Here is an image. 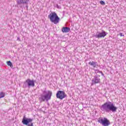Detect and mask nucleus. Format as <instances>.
<instances>
[{
  "label": "nucleus",
  "mask_w": 126,
  "mask_h": 126,
  "mask_svg": "<svg viewBox=\"0 0 126 126\" xmlns=\"http://www.w3.org/2000/svg\"><path fill=\"white\" fill-rule=\"evenodd\" d=\"M101 111L105 112V113H116L117 110H118V107L115 105V104L111 101H106L103 104H102L100 107Z\"/></svg>",
  "instance_id": "1"
},
{
  "label": "nucleus",
  "mask_w": 126,
  "mask_h": 126,
  "mask_svg": "<svg viewBox=\"0 0 126 126\" xmlns=\"http://www.w3.org/2000/svg\"><path fill=\"white\" fill-rule=\"evenodd\" d=\"M53 95V93L51 91L44 90L42 91V94H40L39 97V103L42 102H48L49 100H51V98Z\"/></svg>",
  "instance_id": "2"
},
{
  "label": "nucleus",
  "mask_w": 126,
  "mask_h": 126,
  "mask_svg": "<svg viewBox=\"0 0 126 126\" xmlns=\"http://www.w3.org/2000/svg\"><path fill=\"white\" fill-rule=\"evenodd\" d=\"M48 18H49L51 22L54 24H58L60 22V20H61L59 16L55 12L50 13L48 16Z\"/></svg>",
  "instance_id": "3"
},
{
  "label": "nucleus",
  "mask_w": 126,
  "mask_h": 126,
  "mask_svg": "<svg viewBox=\"0 0 126 126\" xmlns=\"http://www.w3.org/2000/svg\"><path fill=\"white\" fill-rule=\"evenodd\" d=\"M35 86V81L28 79L26 82L24 83L23 88H30V87H34Z\"/></svg>",
  "instance_id": "4"
},
{
  "label": "nucleus",
  "mask_w": 126,
  "mask_h": 126,
  "mask_svg": "<svg viewBox=\"0 0 126 126\" xmlns=\"http://www.w3.org/2000/svg\"><path fill=\"white\" fill-rule=\"evenodd\" d=\"M33 119L31 118H27L26 117L24 116L22 123L23 125L27 126H33Z\"/></svg>",
  "instance_id": "5"
},
{
  "label": "nucleus",
  "mask_w": 126,
  "mask_h": 126,
  "mask_svg": "<svg viewBox=\"0 0 126 126\" xmlns=\"http://www.w3.org/2000/svg\"><path fill=\"white\" fill-rule=\"evenodd\" d=\"M97 122L103 126H109L111 125V122L106 118H99L97 119Z\"/></svg>",
  "instance_id": "6"
},
{
  "label": "nucleus",
  "mask_w": 126,
  "mask_h": 126,
  "mask_svg": "<svg viewBox=\"0 0 126 126\" xmlns=\"http://www.w3.org/2000/svg\"><path fill=\"white\" fill-rule=\"evenodd\" d=\"M67 96L65 93L63 91H58L56 94V97L57 99H60V100L66 98Z\"/></svg>",
  "instance_id": "7"
},
{
  "label": "nucleus",
  "mask_w": 126,
  "mask_h": 126,
  "mask_svg": "<svg viewBox=\"0 0 126 126\" xmlns=\"http://www.w3.org/2000/svg\"><path fill=\"white\" fill-rule=\"evenodd\" d=\"M101 82V79H100V75H95L94 76L93 79L92 80V85H94V84H98Z\"/></svg>",
  "instance_id": "8"
},
{
  "label": "nucleus",
  "mask_w": 126,
  "mask_h": 126,
  "mask_svg": "<svg viewBox=\"0 0 126 126\" xmlns=\"http://www.w3.org/2000/svg\"><path fill=\"white\" fill-rule=\"evenodd\" d=\"M107 35V32L104 31H102L101 32H97L96 34L94 35L95 38L99 39V38H104L105 36Z\"/></svg>",
  "instance_id": "9"
},
{
  "label": "nucleus",
  "mask_w": 126,
  "mask_h": 126,
  "mask_svg": "<svg viewBox=\"0 0 126 126\" xmlns=\"http://www.w3.org/2000/svg\"><path fill=\"white\" fill-rule=\"evenodd\" d=\"M30 0H17V4L20 5L21 4H28Z\"/></svg>",
  "instance_id": "10"
},
{
  "label": "nucleus",
  "mask_w": 126,
  "mask_h": 126,
  "mask_svg": "<svg viewBox=\"0 0 126 126\" xmlns=\"http://www.w3.org/2000/svg\"><path fill=\"white\" fill-rule=\"evenodd\" d=\"M62 31L63 33H67V32L70 31V28L68 27H63L62 28Z\"/></svg>",
  "instance_id": "11"
},
{
  "label": "nucleus",
  "mask_w": 126,
  "mask_h": 126,
  "mask_svg": "<svg viewBox=\"0 0 126 126\" xmlns=\"http://www.w3.org/2000/svg\"><path fill=\"white\" fill-rule=\"evenodd\" d=\"M88 63L90 65L93 66L94 68L96 67V66H98V64H97V62H90Z\"/></svg>",
  "instance_id": "12"
},
{
  "label": "nucleus",
  "mask_w": 126,
  "mask_h": 126,
  "mask_svg": "<svg viewBox=\"0 0 126 126\" xmlns=\"http://www.w3.org/2000/svg\"><path fill=\"white\" fill-rule=\"evenodd\" d=\"M5 96V94L3 92H0V99L1 98H3Z\"/></svg>",
  "instance_id": "13"
},
{
  "label": "nucleus",
  "mask_w": 126,
  "mask_h": 126,
  "mask_svg": "<svg viewBox=\"0 0 126 126\" xmlns=\"http://www.w3.org/2000/svg\"><path fill=\"white\" fill-rule=\"evenodd\" d=\"M7 65H9V66H10V67H12V63L10 61L7 62Z\"/></svg>",
  "instance_id": "14"
},
{
  "label": "nucleus",
  "mask_w": 126,
  "mask_h": 126,
  "mask_svg": "<svg viewBox=\"0 0 126 126\" xmlns=\"http://www.w3.org/2000/svg\"><path fill=\"white\" fill-rule=\"evenodd\" d=\"M94 71H95V73H100V72H101V71H99L98 69H95Z\"/></svg>",
  "instance_id": "15"
},
{
  "label": "nucleus",
  "mask_w": 126,
  "mask_h": 126,
  "mask_svg": "<svg viewBox=\"0 0 126 126\" xmlns=\"http://www.w3.org/2000/svg\"><path fill=\"white\" fill-rule=\"evenodd\" d=\"M100 4H102V5H105V2L104 1H100Z\"/></svg>",
  "instance_id": "16"
},
{
  "label": "nucleus",
  "mask_w": 126,
  "mask_h": 126,
  "mask_svg": "<svg viewBox=\"0 0 126 126\" xmlns=\"http://www.w3.org/2000/svg\"><path fill=\"white\" fill-rule=\"evenodd\" d=\"M56 6H57V8H59V9L62 8V7H61V6L59 5V4H57V5H56Z\"/></svg>",
  "instance_id": "17"
},
{
  "label": "nucleus",
  "mask_w": 126,
  "mask_h": 126,
  "mask_svg": "<svg viewBox=\"0 0 126 126\" xmlns=\"http://www.w3.org/2000/svg\"><path fill=\"white\" fill-rule=\"evenodd\" d=\"M120 36H121V37H123V36H125V35L123 34V33L121 32L120 33Z\"/></svg>",
  "instance_id": "18"
},
{
  "label": "nucleus",
  "mask_w": 126,
  "mask_h": 126,
  "mask_svg": "<svg viewBox=\"0 0 126 126\" xmlns=\"http://www.w3.org/2000/svg\"><path fill=\"white\" fill-rule=\"evenodd\" d=\"M100 73L101 74V75H102V76H104V73H103V72H100Z\"/></svg>",
  "instance_id": "19"
},
{
  "label": "nucleus",
  "mask_w": 126,
  "mask_h": 126,
  "mask_svg": "<svg viewBox=\"0 0 126 126\" xmlns=\"http://www.w3.org/2000/svg\"><path fill=\"white\" fill-rule=\"evenodd\" d=\"M17 40H18L19 41H20V38L19 37H18Z\"/></svg>",
  "instance_id": "20"
},
{
  "label": "nucleus",
  "mask_w": 126,
  "mask_h": 126,
  "mask_svg": "<svg viewBox=\"0 0 126 126\" xmlns=\"http://www.w3.org/2000/svg\"><path fill=\"white\" fill-rule=\"evenodd\" d=\"M20 7H21V8H22V7H23V6L21 5H20Z\"/></svg>",
  "instance_id": "21"
},
{
  "label": "nucleus",
  "mask_w": 126,
  "mask_h": 126,
  "mask_svg": "<svg viewBox=\"0 0 126 126\" xmlns=\"http://www.w3.org/2000/svg\"><path fill=\"white\" fill-rule=\"evenodd\" d=\"M26 7H28V6L27 5Z\"/></svg>",
  "instance_id": "22"
}]
</instances>
